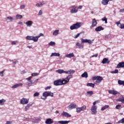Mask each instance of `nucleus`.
I'll list each match as a JSON object with an SVG mask.
<instances>
[{
  "label": "nucleus",
  "instance_id": "1",
  "mask_svg": "<svg viewBox=\"0 0 124 124\" xmlns=\"http://www.w3.org/2000/svg\"><path fill=\"white\" fill-rule=\"evenodd\" d=\"M73 78L72 75H69L67 77L64 78H62L61 79H59L54 81V86H62V85H66L69 83V80L71 78Z\"/></svg>",
  "mask_w": 124,
  "mask_h": 124
},
{
  "label": "nucleus",
  "instance_id": "2",
  "mask_svg": "<svg viewBox=\"0 0 124 124\" xmlns=\"http://www.w3.org/2000/svg\"><path fill=\"white\" fill-rule=\"evenodd\" d=\"M83 26V23L82 22H77L71 25L70 27L71 31H73V30H78L80 29Z\"/></svg>",
  "mask_w": 124,
  "mask_h": 124
},
{
  "label": "nucleus",
  "instance_id": "3",
  "mask_svg": "<svg viewBox=\"0 0 124 124\" xmlns=\"http://www.w3.org/2000/svg\"><path fill=\"white\" fill-rule=\"evenodd\" d=\"M43 96H44L45 98L41 97V99L44 100L46 99V97H47V96H51V97H54V93L50 91H46L43 93Z\"/></svg>",
  "mask_w": 124,
  "mask_h": 124
},
{
  "label": "nucleus",
  "instance_id": "4",
  "mask_svg": "<svg viewBox=\"0 0 124 124\" xmlns=\"http://www.w3.org/2000/svg\"><path fill=\"white\" fill-rule=\"evenodd\" d=\"M76 108L77 113H80L81 111H85V110H86V108H87V107H86V106H83L81 107H78Z\"/></svg>",
  "mask_w": 124,
  "mask_h": 124
},
{
  "label": "nucleus",
  "instance_id": "5",
  "mask_svg": "<svg viewBox=\"0 0 124 124\" xmlns=\"http://www.w3.org/2000/svg\"><path fill=\"white\" fill-rule=\"evenodd\" d=\"M71 8H72V9H71L70 12L72 14L77 13V12H78V9H77V6L73 5L71 7Z\"/></svg>",
  "mask_w": 124,
  "mask_h": 124
},
{
  "label": "nucleus",
  "instance_id": "6",
  "mask_svg": "<svg viewBox=\"0 0 124 124\" xmlns=\"http://www.w3.org/2000/svg\"><path fill=\"white\" fill-rule=\"evenodd\" d=\"M77 105H76V104L75 103H72L70 104L67 107V108L68 110H72V109H75V108H77Z\"/></svg>",
  "mask_w": 124,
  "mask_h": 124
},
{
  "label": "nucleus",
  "instance_id": "7",
  "mask_svg": "<svg viewBox=\"0 0 124 124\" xmlns=\"http://www.w3.org/2000/svg\"><path fill=\"white\" fill-rule=\"evenodd\" d=\"M29 98H22L20 100V103L21 104L25 105V104H28L29 103Z\"/></svg>",
  "mask_w": 124,
  "mask_h": 124
},
{
  "label": "nucleus",
  "instance_id": "8",
  "mask_svg": "<svg viewBox=\"0 0 124 124\" xmlns=\"http://www.w3.org/2000/svg\"><path fill=\"white\" fill-rule=\"evenodd\" d=\"M81 43H88L91 45L93 43V41L91 40L81 39Z\"/></svg>",
  "mask_w": 124,
  "mask_h": 124
},
{
  "label": "nucleus",
  "instance_id": "9",
  "mask_svg": "<svg viewBox=\"0 0 124 124\" xmlns=\"http://www.w3.org/2000/svg\"><path fill=\"white\" fill-rule=\"evenodd\" d=\"M97 109V107L96 106H92L91 108V112L92 115H95L96 113V109Z\"/></svg>",
  "mask_w": 124,
  "mask_h": 124
},
{
  "label": "nucleus",
  "instance_id": "10",
  "mask_svg": "<svg viewBox=\"0 0 124 124\" xmlns=\"http://www.w3.org/2000/svg\"><path fill=\"white\" fill-rule=\"evenodd\" d=\"M25 25L27 26V27H31L33 25V22L31 20H27L25 22Z\"/></svg>",
  "mask_w": 124,
  "mask_h": 124
},
{
  "label": "nucleus",
  "instance_id": "11",
  "mask_svg": "<svg viewBox=\"0 0 124 124\" xmlns=\"http://www.w3.org/2000/svg\"><path fill=\"white\" fill-rule=\"evenodd\" d=\"M62 116L63 117H65L66 118H70L71 117V115L69 114L68 112L63 111L62 113Z\"/></svg>",
  "mask_w": 124,
  "mask_h": 124
},
{
  "label": "nucleus",
  "instance_id": "12",
  "mask_svg": "<svg viewBox=\"0 0 124 124\" xmlns=\"http://www.w3.org/2000/svg\"><path fill=\"white\" fill-rule=\"evenodd\" d=\"M108 93L113 94L114 95L115 94H120V93L118 91L115 90H108Z\"/></svg>",
  "mask_w": 124,
  "mask_h": 124
},
{
  "label": "nucleus",
  "instance_id": "13",
  "mask_svg": "<svg viewBox=\"0 0 124 124\" xmlns=\"http://www.w3.org/2000/svg\"><path fill=\"white\" fill-rule=\"evenodd\" d=\"M124 68V62H119L116 66V68Z\"/></svg>",
  "mask_w": 124,
  "mask_h": 124
},
{
  "label": "nucleus",
  "instance_id": "14",
  "mask_svg": "<svg viewBox=\"0 0 124 124\" xmlns=\"http://www.w3.org/2000/svg\"><path fill=\"white\" fill-rule=\"evenodd\" d=\"M54 123V121L51 118H48L46 119L45 121V124H52Z\"/></svg>",
  "mask_w": 124,
  "mask_h": 124
},
{
  "label": "nucleus",
  "instance_id": "15",
  "mask_svg": "<svg viewBox=\"0 0 124 124\" xmlns=\"http://www.w3.org/2000/svg\"><path fill=\"white\" fill-rule=\"evenodd\" d=\"M97 25V21L95 20V18H93L92 20V24L91 25V27H92V28H94V27H96Z\"/></svg>",
  "mask_w": 124,
  "mask_h": 124
},
{
  "label": "nucleus",
  "instance_id": "16",
  "mask_svg": "<svg viewBox=\"0 0 124 124\" xmlns=\"http://www.w3.org/2000/svg\"><path fill=\"white\" fill-rule=\"evenodd\" d=\"M23 86V84L22 83H19L18 84H15L12 87V89H17V88H19V87H21Z\"/></svg>",
  "mask_w": 124,
  "mask_h": 124
},
{
  "label": "nucleus",
  "instance_id": "17",
  "mask_svg": "<svg viewBox=\"0 0 124 124\" xmlns=\"http://www.w3.org/2000/svg\"><path fill=\"white\" fill-rule=\"evenodd\" d=\"M32 80H30V81H28L25 83L26 86H27V88H30V87L32 86Z\"/></svg>",
  "mask_w": 124,
  "mask_h": 124
},
{
  "label": "nucleus",
  "instance_id": "18",
  "mask_svg": "<svg viewBox=\"0 0 124 124\" xmlns=\"http://www.w3.org/2000/svg\"><path fill=\"white\" fill-rule=\"evenodd\" d=\"M31 105H32V103H29L27 104V105L25 107L24 111H25V112H27V111H28L29 109H30V107H31Z\"/></svg>",
  "mask_w": 124,
  "mask_h": 124
},
{
  "label": "nucleus",
  "instance_id": "19",
  "mask_svg": "<svg viewBox=\"0 0 124 124\" xmlns=\"http://www.w3.org/2000/svg\"><path fill=\"white\" fill-rule=\"evenodd\" d=\"M110 62V60L108 59V58H104L102 62L103 64H105V63H109Z\"/></svg>",
  "mask_w": 124,
  "mask_h": 124
},
{
  "label": "nucleus",
  "instance_id": "20",
  "mask_svg": "<svg viewBox=\"0 0 124 124\" xmlns=\"http://www.w3.org/2000/svg\"><path fill=\"white\" fill-rule=\"evenodd\" d=\"M103 30H104V28H103L102 26H100L96 27L95 29V31H103Z\"/></svg>",
  "mask_w": 124,
  "mask_h": 124
},
{
  "label": "nucleus",
  "instance_id": "21",
  "mask_svg": "<svg viewBox=\"0 0 124 124\" xmlns=\"http://www.w3.org/2000/svg\"><path fill=\"white\" fill-rule=\"evenodd\" d=\"M74 73H75V70L71 69L65 72L66 74H74Z\"/></svg>",
  "mask_w": 124,
  "mask_h": 124
},
{
  "label": "nucleus",
  "instance_id": "22",
  "mask_svg": "<svg viewBox=\"0 0 124 124\" xmlns=\"http://www.w3.org/2000/svg\"><path fill=\"white\" fill-rule=\"evenodd\" d=\"M44 5H45L44 1H42L41 3H37L36 4V6H37V7H42Z\"/></svg>",
  "mask_w": 124,
  "mask_h": 124
},
{
  "label": "nucleus",
  "instance_id": "23",
  "mask_svg": "<svg viewBox=\"0 0 124 124\" xmlns=\"http://www.w3.org/2000/svg\"><path fill=\"white\" fill-rule=\"evenodd\" d=\"M39 38V36H32V40L34 41V42H37L38 41V39Z\"/></svg>",
  "mask_w": 124,
  "mask_h": 124
},
{
  "label": "nucleus",
  "instance_id": "24",
  "mask_svg": "<svg viewBox=\"0 0 124 124\" xmlns=\"http://www.w3.org/2000/svg\"><path fill=\"white\" fill-rule=\"evenodd\" d=\"M70 123V121H59L58 123L60 124H67Z\"/></svg>",
  "mask_w": 124,
  "mask_h": 124
},
{
  "label": "nucleus",
  "instance_id": "25",
  "mask_svg": "<svg viewBox=\"0 0 124 124\" xmlns=\"http://www.w3.org/2000/svg\"><path fill=\"white\" fill-rule=\"evenodd\" d=\"M56 72L59 73V74H62L63 73H65L66 71L62 69H58L56 71Z\"/></svg>",
  "mask_w": 124,
  "mask_h": 124
},
{
  "label": "nucleus",
  "instance_id": "26",
  "mask_svg": "<svg viewBox=\"0 0 124 124\" xmlns=\"http://www.w3.org/2000/svg\"><path fill=\"white\" fill-rule=\"evenodd\" d=\"M109 0H102V3L103 5H107Z\"/></svg>",
  "mask_w": 124,
  "mask_h": 124
},
{
  "label": "nucleus",
  "instance_id": "27",
  "mask_svg": "<svg viewBox=\"0 0 124 124\" xmlns=\"http://www.w3.org/2000/svg\"><path fill=\"white\" fill-rule=\"evenodd\" d=\"M6 20L9 21V22H13L14 21V18L12 17V16H7Z\"/></svg>",
  "mask_w": 124,
  "mask_h": 124
},
{
  "label": "nucleus",
  "instance_id": "28",
  "mask_svg": "<svg viewBox=\"0 0 124 124\" xmlns=\"http://www.w3.org/2000/svg\"><path fill=\"white\" fill-rule=\"evenodd\" d=\"M61 56V54L59 53H52L51 55H50V57H60Z\"/></svg>",
  "mask_w": 124,
  "mask_h": 124
},
{
  "label": "nucleus",
  "instance_id": "29",
  "mask_svg": "<svg viewBox=\"0 0 124 124\" xmlns=\"http://www.w3.org/2000/svg\"><path fill=\"white\" fill-rule=\"evenodd\" d=\"M93 94V91H88L87 92V96H92Z\"/></svg>",
  "mask_w": 124,
  "mask_h": 124
},
{
  "label": "nucleus",
  "instance_id": "30",
  "mask_svg": "<svg viewBox=\"0 0 124 124\" xmlns=\"http://www.w3.org/2000/svg\"><path fill=\"white\" fill-rule=\"evenodd\" d=\"M66 58H73V57H74V53H70L69 54H67L65 56Z\"/></svg>",
  "mask_w": 124,
  "mask_h": 124
},
{
  "label": "nucleus",
  "instance_id": "31",
  "mask_svg": "<svg viewBox=\"0 0 124 124\" xmlns=\"http://www.w3.org/2000/svg\"><path fill=\"white\" fill-rule=\"evenodd\" d=\"M81 77H82L83 78H88V73L87 72H85L81 75Z\"/></svg>",
  "mask_w": 124,
  "mask_h": 124
},
{
  "label": "nucleus",
  "instance_id": "32",
  "mask_svg": "<svg viewBox=\"0 0 124 124\" xmlns=\"http://www.w3.org/2000/svg\"><path fill=\"white\" fill-rule=\"evenodd\" d=\"M59 31H60V30H56L54 31L53 32V35H54L55 36H57L58 34H59Z\"/></svg>",
  "mask_w": 124,
  "mask_h": 124
},
{
  "label": "nucleus",
  "instance_id": "33",
  "mask_svg": "<svg viewBox=\"0 0 124 124\" xmlns=\"http://www.w3.org/2000/svg\"><path fill=\"white\" fill-rule=\"evenodd\" d=\"M117 101H119L120 102H122V103H124V97H122L119 98L117 100Z\"/></svg>",
  "mask_w": 124,
  "mask_h": 124
},
{
  "label": "nucleus",
  "instance_id": "34",
  "mask_svg": "<svg viewBox=\"0 0 124 124\" xmlns=\"http://www.w3.org/2000/svg\"><path fill=\"white\" fill-rule=\"evenodd\" d=\"M86 85L87 87H92V88H94V83H88Z\"/></svg>",
  "mask_w": 124,
  "mask_h": 124
},
{
  "label": "nucleus",
  "instance_id": "35",
  "mask_svg": "<svg viewBox=\"0 0 124 124\" xmlns=\"http://www.w3.org/2000/svg\"><path fill=\"white\" fill-rule=\"evenodd\" d=\"M6 100L4 99H2L0 100V105H4V102H5Z\"/></svg>",
  "mask_w": 124,
  "mask_h": 124
},
{
  "label": "nucleus",
  "instance_id": "36",
  "mask_svg": "<svg viewBox=\"0 0 124 124\" xmlns=\"http://www.w3.org/2000/svg\"><path fill=\"white\" fill-rule=\"evenodd\" d=\"M103 80V78L101 76H97V80L99 81L100 82H101Z\"/></svg>",
  "mask_w": 124,
  "mask_h": 124
},
{
  "label": "nucleus",
  "instance_id": "37",
  "mask_svg": "<svg viewBox=\"0 0 124 124\" xmlns=\"http://www.w3.org/2000/svg\"><path fill=\"white\" fill-rule=\"evenodd\" d=\"M108 108H109V105H105L101 108V110L102 111H104V110H106V109H107Z\"/></svg>",
  "mask_w": 124,
  "mask_h": 124
},
{
  "label": "nucleus",
  "instance_id": "38",
  "mask_svg": "<svg viewBox=\"0 0 124 124\" xmlns=\"http://www.w3.org/2000/svg\"><path fill=\"white\" fill-rule=\"evenodd\" d=\"M26 39V40H32V36H27Z\"/></svg>",
  "mask_w": 124,
  "mask_h": 124
},
{
  "label": "nucleus",
  "instance_id": "39",
  "mask_svg": "<svg viewBox=\"0 0 124 124\" xmlns=\"http://www.w3.org/2000/svg\"><path fill=\"white\" fill-rule=\"evenodd\" d=\"M76 45H77V46H78L79 48H83L84 47V46H83V45L80 44V43H77L76 44Z\"/></svg>",
  "mask_w": 124,
  "mask_h": 124
},
{
  "label": "nucleus",
  "instance_id": "40",
  "mask_svg": "<svg viewBox=\"0 0 124 124\" xmlns=\"http://www.w3.org/2000/svg\"><path fill=\"white\" fill-rule=\"evenodd\" d=\"M23 18V16L21 15H16V19H22Z\"/></svg>",
  "mask_w": 124,
  "mask_h": 124
},
{
  "label": "nucleus",
  "instance_id": "41",
  "mask_svg": "<svg viewBox=\"0 0 124 124\" xmlns=\"http://www.w3.org/2000/svg\"><path fill=\"white\" fill-rule=\"evenodd\" d=\"M118 83L119 85H123L124 86V81L123 80H121L120 79L118 80Z\"/></svg>",
  "mask_w": 124,
  "mask_h": 124
},
{
  "label": "nucleus",
  "instance_id": "42",
  "mask_svg": "<svg viewBox=\"0 0 124 124\" xmlns=\"http://www.w3.org/2000/svg\"><path fill=\"white\" fill-rule=\"evenodd\" d=\"M48 45H50V46H55V45H56V43L51 41L48 43Z\"/></svg>",
  "mask_w": 124,
  "mask_h": 124
},
{
  "label": "nucleus",
  "instance_id": "43",
  "mask_svg": "<svg viewBox=\"0 0 124 124\" xmlns=\"http://www.w3.org/2000/svg\"><path fill=\"white\" fill-rule=\"evenodd\" d=\"M118 73H119V70L118 69H116L114 71H113L111 72V73L112 74H116Z\"/></svg>",
  "mask_w": 124,
  "mask_h": 124
},
{
  "label": "nucleus",
  "instance_id": "44",
  "mask_svg": "<svg viewBox=\"0 0 124 124\" xmlns=\"http://www.w3.org/2000/svg\"><path fill=\"white\" fill-rule=\"evenodd\" d=\"M19 8L20 9H25V8H26V5L22 4L20 6Z\"/></svg>",
  "mask_w": 124,
  "mask_h": 124
},
{
  "label": "nucleus",
  "instance_id": "45",
  "mask_svg": "<svg viewBox=\"0 0 124 124\" xmlns=\"http://www.w3.org/2000/svg\"><path fill=\"white\" fill-rule=\"evenodd\" d=\"M94 85H99L100 83H101V81H99V80H96V81L94 82Z\"/></svg>",
  "mask_w": 124,
  "mask_h": 124
},
{
  "label": "nucleus",
  "instance_id": "46",
  "mask_svg": "<svg viewBox=\"0 0 124 124\" xmlns=\"http://www.w3.org/2000/svg\"><path fill=\"white\" fill-rule=\"evenodd\" d=\"M118 124H124V118L118 121Z\"/></svg>",
  "mask_w": 124,
  "mask_h": 124
},
{
  "label": "nucleus",
  "instance_id": "47",
  "mask_svg": "<svg viewBox=\"0 0 124 124\" xmlns=\"http://www.w3.org/2000/svg\"><path fill=\"white\" fill-rule=\"evenodd\" d=\"M39 95V93L36 92L33 94L34 97H36V96H38Z\"/></svg>",
  "mask_w": 124,
  "mask_h": 124
},
{
  "label": "nucleus",
  "instance_id": "48",
  "mask_svg": "<svg viewBox=\"0 0 124 124\" xmlns=\"http://www.w3.org/2000/svg\"><path fill=\"white\" fill-rule=\"evenodd\" d=\"M32 78V77L31 76L29 77V78H26V80H27V81H32L31 79Z\"/></svg>",
  "mask_w": 124,
  "mask_h": 124
},
{
  "label": "nucleus",
  "instance_id": "49",
  "mask_svg": "<svg viewBox=\"0 0 124 124\" xmlns=\"http://www.w3.org/2000/svg\"><path fill=\"white\" fill-rule=\"evenodd\" d=\"M102 20L103 21H105V23L106 24H107V18H106V17H103L102 19Z\"/></svg>",
  "mask_w": 124,
  "mask_h": 124
},
{
  "label": "nucleus",
  "instance_id": "50",
  "mask_svg": "<svg viewBox=\"0 0 124 124\" xmlns=\"http://www.w3.org/2000/svg\"><path fill=\"white\" fill-rule=\"evenodd\" d=\"M37 75H38V73H34L31 74V76L32 77H34L35 76H37Z\"/></svg>",
  "mask_w": 124,
  "mask_h": 124
},
{
  "label": "nucleus",
  "instance_id": "51",
  "mask_svg": "<svg viewBox=\"0 0 124 124\" xmlns=\"http://www.w3.org/2000/svg\"><path fill=\"white\" fill-rule=\"evenodd\" d=\"M4 71H5V70H3V71L0 72V75L1 76V77L3 76V73H4Z\"/></svg>",
  "mask_w": 124,
  "mask_h": 124
},
{
  "label": "nucleus",
  "instance_id": "52",
  "mask_svg": "<svg viewBox=\"0 0 124 124\" xmlns=\"http://www.w3.org/2000/svg\"><path fill=\"white\" fill-rule=\"evenodd\" d=\"M121 107H122V106L121 105H116L115 108H116V109H119L121 108Z\"/></svg>",
  "mask_w": 124,
  "mask_h": 124
},
{
  "label": "nucleus",
  "instance_id": "53",
  "mask_svg": "<svg viewBox=\"0 0 124 124\" xmlns=\"http://www.w3.org/2000/svg\"><path fill=\"white\" fill-rule=\"evenodd\" d=\"M97 79V76H94L92 78V80H93V81H94Z\"/></svg>",
  "mask_w": 124,
  "mask_h": 124
},
{
  "label": "nucleus",
  "instance_id": "54",
  "mask_svg": "<svg viewBox=\"0 0 124 124\" xmlns=\"http://www.w3.org/2000/svg\"><path fill=\"white\" fill-rule=\"evenodd\" d=\"M43 14V12H42V10H40L39 11V13L38 14V16H40V15H42Z\"/></svg>",
  "mask_w": 124,
  "mask_h": 124
},
{
  "label": "nucleus",
  "instance_id": "55",
  "mask_svg": "<svg viewBox=\"0 0 124 124\" xmlns=\"http://www.w3.org/2000/svg\"><path fill=\"white\" fill-rule=\"evenodd\" d=\"M80 36V33H78L77 35H75L74 38H78Z\"/></svg>",
  "mask_w": 124,
  "mask_h": 124
},
{
  "label": "nucleus",
  "instance_id": "56",
  "mask_svg": "<svg viewBox=\"0 0 124 124\" xmlns=\"http://www.w3.org/2000/svg\"><path fill=\"white\" fill-rule=\"evenodd\" d=\"M120 29H124V24H120Z\"/></svg>",
  "mask_w": 124,
  "mask_h": 124
},
{
  "label": "nucleus",
  "instance_id": "57",
  "mask_svg": "<svg viewBox=\"0 0 124 124\" xmlns=\"http://www.w3.org/2000/svg\"><path fill=\"white\" fill-rule=\"evenodd\" d=\"M98 56V54H95L94 55H93L92 56V58H93V57H95V58H97V56Z\"/></svg>",
  "mask_w": 124,
  "mask_h": 124
},
{
  "label": "nucleus",
  "instance_id": "58",
  "mask_svg": "<svg viewBox=\"0 0 124 124\" xmlns=\"http://www.w3.org/2000/svg\"><path fill=\"white\" fill-rule=\"evenodd\" d=\"M51 88H52V87H51V86L47 87L45 88V90L47 91V90H50Z\"/></svg>",
  "mask_w": 124,
  "mask_h": 124
},
{
  "label": "nucleus",
  "instance_id": "59",
  "mask_svg": "<svg viewBox=\"0 0 124 124\" xmlns=\"http://www.w3.org/2000/svg\"><path fill=\"white\" fill-rule=\"evenodd\" d=\"M6 124H12V122L10 121H7Z\"/></svg>",
  "mask_w": 124,
  "mask_h": 124
},
{
  "label": "nucleus",
  "instance_id": "60",
  "mask_svg": "<svg viewBox=\"0 0 124 124\" xmlns=\"http://www.w3.org/2000/svg\"><path fill=\"white\" fill-rule=\"evenodd\" d=\"M11 44H12V45H16V42H15V41H12V42H11Z\"/></svg>",
  "mask_w": 124,
  "mask_h": 124
},
{
  "label": "nucleus",
  "instance_id": "61",
  "mask_svg": "<svg viewBox=\"0 0 124 124\" xmlns=\"http://www.w3.org/2000/svg\"><path fill=\"white\" fill-rule=\"evenodd\" d=\"M81 8H83V6H79V7H77V9H81Z\"/></svg>",
  "mask_w": 124,
  "mask_h": 124
},
{
  "label": "nucleus",
  "instance_id": "62",
  "mask_svg": "<svg viewBox=\"0 0 124 124\" xmlns=\"http://www.w3.org/2000/svg\"><path fill=\"white\" fill-rule=\"evenodd\" d=\"M120 12H121V13H124V9H120Z\"/></svg>",
  "mask_w": 124,
  "mask_h": 124
},
{
  "label": "nucleus",
  "instance_id": "63",
  "mask_svg": "<svg viewBox=\"0 0 124 124\" xmlns=\"http://www.w3.org/2000/svg\"><path fill=\"white\" fill-rule=\"evenodd\" d=\"M18 25H23V22H21V21H19L18 22Z\"/></svg>",
  "mask_w": 124,
  "mask_h": 124
},
{
  "label": "nucleus",
  "instance_id": "64",
  "mask_svg": "<svg viewBox=\"0 0 124 124\" xmlns=\"http://www.w3.org/2000/svg\"><path fill=\"white\" fill-rule=\"evenodd\" d=\"M43 33H40V34L39 35H38L37 36H39V37H40V36H43Z\"/></svg>",
  "mask_w": 124,
  "mask_h": 124
}]
</instances>
